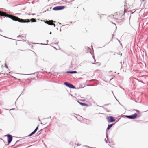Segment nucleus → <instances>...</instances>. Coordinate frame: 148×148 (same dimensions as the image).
Wrapping results in <instances>:
<instances>
[{
  "label": "nucleus",
  "mask_w": 148,
  "mask_h": 148,
  "mask_svg": "<svg viewBox=\"0 0 148 148\" xmlns=\"http://www.w3.org/2000/svg\"><path fill=\"white\" fill-rule=\"evenodd\" d=\"M2 70L1 71V73H2V74H3L4 75H5V74H7V75H8V74L5 71H4V70L3 68H2Z\"/></svg>",
  "instance_id": "1a4fd4ad"
},
{
  "label": "nucleus",
  "mask_w": 148,
  "mask_h": 148,
  "mask_svg": "<svg viewBox=\"0 0 148 148\" xmlns=\"http://www.w3.org/2000/svg\"><path fill=\"white\" fill-rule=\"evenodd\" d=\"M93 61L92 62V63H94V62H95V58H94V56H93L92 58L91 59Z\"/></svg>",
  "instance_id": "4468645a"
},
{
  "label": "nucleus",
  "mask_w": 148,
  "mask_h": 148,
  "mask_svg": "<svg viewBox=\"0 0 148 148\" xmlns=\"http://www.w3.org/2000/svg\"><path fill=\"white\" fill-rule=\"evenodd\" d=\"M66 73H70L71 74L73 73H77V72L76 71H68L66 72Z\"/></svg>",
  "instance_id": "9d476101"
},
{
  "label": "nucleus",
  "mask_w": 148,
  "mask_h": 148,
  "mask_svg": "<svg viewBox=\"0 0 148 148\" xmlns=\"http://www.w3.org/2000/svg\"><path fill=\"white\" fill-rule=\"evenodd\" d=\"M53 20L46 21L45 23L50 25H53L54 26H55V24L53 23Z\"/></svg>",
  "instance_id": "423d86ee"
},
{
  "label": "nucleus",
  "mask_w": 148,
  "mask_h": 148,
  "mask_svg": "<svg viewBox=\"0 0 148 148\" xmlns=\"http://www.w3.org/2000/svg\"><path fill=\"white\" fill-rule=\"evenodd\" d=\"M8 138V144H9L12 141V136L10 135H8L7 136Z\"/></svg>",
  "instance_id": "0eeeda50"
},
{
  "label": "nucleus",
  "mask_w": 148,
  "mask_h": 148,
  "mask_svg": "<svg viewBox=\"0 0 148 148\" xmlns=\"http://www.w3.org/2000/svg\"><path fill=\"white\" fill-rule=\"evenodd\" d=\"M1 73L0 72V74H1Z\"/></svg>",
  "instance_id": "aec40b11"
},
{
  "label": "nucleus",
  "mask_w": 148,
  "mask_h": 148,
  "mask_svg": "<svg viewBox=\"0 0 148 148\" xmlns=\"http://www.w3.org/2000/svg\"><path fill=\"white\" fill-rule=\"evenodd\" d=\"M14 78L16 80L17 79H16V78L15 77H14Z\"/></svg>",
  "instance_id": "f3484780"
},
{
  "label": "nucleus",
  "mask_w": 148,
  "mask_h": 148,
  "mask_svg": "<svg viewBox=\"0 0 148 148\" xmlns=\"http://www.w3.org/2000/svg\"><path fill=\"white\" fill-rule=\"evenodd\" d=\"M145 0H142V1L143 2H144V1Z\"/></svg>",
  "instance_id": "6ab92c4d"
},
{
  "label": "nucleus",
  "mask_w": 148,
  "mask_h": 148,
  "mask_svg": "<svg viewBox=\"0 0 148 148\" xmlns=\"http://www.w3.org/2000/svg\"><path fill=\"white\" fill-rule=\"evenodd\" d=\"M106 119L108 122H112L115 121V119L114 117L112 116L108 117L106 118Z\"/></svg>",
  "instance_id": "7ed1b4c3"
},
{
  "label": "nucleus",
  "mask_w": 148,
  "mask_h": 148,
  "mask_svg": "<svg viewBox=\"0 0 148 148\" xmlns=\"http://www.w3.org/2000/svg\"><path fill=\"white\" fill-rule=\"evenodd\" d=\"M65 8L64 6H56L54 7L53 9V10L55 11L59 10H62L64 9Z\"/></svg>",
  "instance_id": "f03ea898"
},
{
  "label": "nucleus",
  "mask_w": 148,
  "mask_h": 148,
  "mask_svg": "<svg viewBox=\"0 0 148 148\" xmlns=\"http://www.w3.org/2000/svg\"><path fill=\"white\" fill-rule=\"evenodd\" d=\"M18 80L20 81V79H18Z\"/></svg>",
  "instance_id": "a211bd4d"
},
{
  "label": "nucleus",
  "mask_w": 148,
  "mask_h": 148,
  "mask_svg": "<svg viewBox=\"0 0 148 148\" xmlns=\"http://www.w3.org/2000/svg\"><path fill=\"white\" fill-rule=\"evenodd\" d=\"M5 67H6L7 68V69H8V66H7V64H5Z\"/></svg>",
  "instance_id": "dca6fc26"
},
{
  "label": "nucleus",
  "mask_w": 148,
  "mask_h": 148,
  "mask_svg": "<svg viewBox=\"0 0 148 148\" xmlns=\"http://www.w3.org/2000/svg\"><path fill=\"white\" fill-rule=\"evenodd\" d=\"M31 21H32V22H35L36 21V20H35V19H34V18L32 19L31 20Z\"/></svg>",
  "instance_id": "ddd939ff"
},
{
  "label": "nucleus",
  "mask_w": 148,
  "mask_h": 148,
  "mask_svg": "<svg viewBox=\"0 0 148 148\" xmlns=\"http://www.w3.org/2000/svg\"><path fill=\"white\" fill-rule=\"evenodd\" d=\"M113 124H111L110 125H109L107 129V130H109V129L112 126Z\"/></svg>",
  "instance_id": "9b49d317"
},
{
  "label": "nucleus",
  "mask_w": 148,
  "mask_h": 148,
  "mask_svg": "<svg viewBox=\"0 0 148 148\" xmlns=\"http://www.w3.org/2000/svg\"><path fill=\"white\" fill-rule=\"evenodd\" d=\"M0 16H5L10 18L14 21H18L21 23H25L30 22L29 19L24 20L20 19L18 17L11 15L7 14L5 12L0 11Z\"/></svg>",
  "instance_id": "f257e3e1"
},
{
  "label": "nucleus",
  "mask_w": 148,
  "mask_h": 148,
  "mask_svg": "<svg viewBox=\"0 0 148 148\" xmlns=\"http://www.w3.org/2000/svg\"><path fill=\"white\" fill-rule=\"evenodd\" d=\"M98 66H100L101 64L100 63L98 62L97 63Z\"/></svg>",
  "instance_id": "2eb2a0df"
},
{
  "label": "nucleus",
  "mask_w": 148,
  "mask_h": 148,
  "mask_svg": "<svg viewBox=\"0 0 148 148\" xmlns=\"http://www.w3.org/2000/svg\"><path fill=\"white\" fill-rule=\"evenodd\" d=\"M79 103L80 104V105H81L82 106H86L87 105V104H85V103H82L79 102Z\"/></svg>",
  "instance_id": "f8f14e48"
},
{
  "label": "nucleus",
  "mask_w": 148,
  "mask_h": 148,
  "mask_svg": "<svg viewBox=\"0 0 148 148\" xmlns=\"http://www.w3.org/2000/svg\"><path fill=\"white\" fill-rule=\"evenodd\" d=\"M64 84L66 86L70 88H71L74 89L75 88V87L74 86L72 85V84L67 82H65L64 83Z\"/></svg>",
  "instance_id": "39448f33"
},
{
  "label": "nucleus",
  "mask_w": 148,
  "mask_h": 148,
  "mask_svg": "<svg viewBox=\"0 0 148 148\" xmlns=\"http://www.w3.org/2000/svg\"><path fill=\"white\" fill-rule=\"evenodd\" d=\"M38 127H37L36 128V129L35 130L33 131L32 133H31L29 135V136H32V135H33L35 133H36V131H37V130H38Z\"/></svg>",
  "instance_id": "6e6552de"
},
{
  "label": "nucleus",
  "mask_w": 148,
  "mask_h": 148,
  "mask_svg": "<svg viewBox=\"0 0 148 148\" xmlns=\"http://www.w3.org/2000/svg\"><path fill=\"white\" fill-rule=\"evenodd\" d=\"M125 116L129 119H134L137 117V114L136 113H135L134 114L131 116Z\"/></svg>",
  "instance_id": "20e7f679"
}]
</instances>
